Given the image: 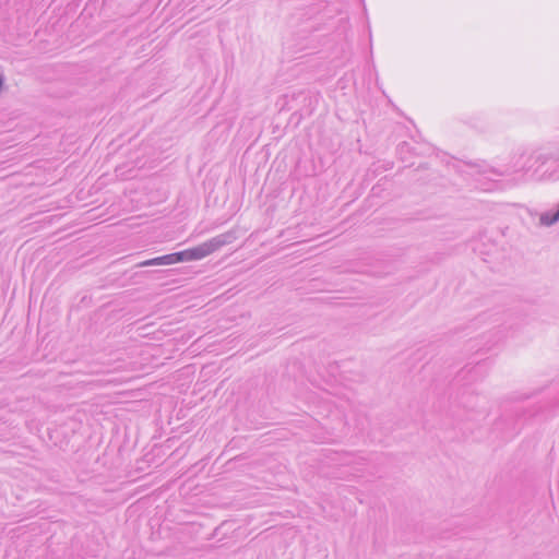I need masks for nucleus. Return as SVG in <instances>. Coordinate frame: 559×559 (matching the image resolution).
<instances>
[{
	"label": "nucleus",
	"mask_w": 559,
	"mask_h": 559,
	"mask_svg": "<svg viewBox=\"0 0 559 559\" xmlns=\"http://www.w3.org/2000/svg\"><path fill=\"white\" fill-rule=\"evenodd\" d=\"M559 222V204L556 210H550L539 215V224L550 227Z\"/></svg>",
	"instance_id": "nucleus-3"
},
{
	"label": "nucleus",
	"mask_w": 559,
	"mask_h": 559,
	"mask_svg": "<svg viewBox=\"0 0 559 559\" xmlns=\"http://www.w3.org/2000/svg\"><path fill=\"white\" fill-rule=\"evenodd\" d=\"M169 264H171V259H170L169 254H165L162 257H157L154 259L143 261L139 264V266L169 265Z\"/></svg>",
	"instance_id": "nucleus-4"
},
{
	"label": "nucleus",
	"mask_w": 559,
	"mask_h": 559,
	"mask_svg": "<svg viewBox=\"0 0 559 559\" xmlns=\"http://www.w3.org/2000/svg\"><path fill=\"white\" fill-rule=\"evenodd\" d=\"M550 159L559 160V154H543L522 152L511 157L509 166L503 170H497L485 163L473 164L477 167L479 174H493L496 176H506L511 174L534 175L543 165Z\"/></svg>",
	"instance_id": "nucleus-1"
},
{
	"label": "nucleus",
	"mask_w": 559,
	"mask_h": 559,
	"mask_svg": "<svg viewBox=\"0 0 559 559\" xmlns=\"http://www.w3.org/2000/svg\"><path fill=\"white\" fill-rule=\"evenodd\" d=\"M236 238V231L228 230L224 234L213 237L212 239L205 242H202L197 247L189 248L183 251L169 253L171 264L201 260L212 254L213 252L219 250L222 247L231 243Z\"/></svg>",
	"instance_id": "nucleus-2"
},
{
	"label": "nucleus",
	"mask_w": 559,
	"mask_h": 559,
	"mask_svg": "<svg viewBox=\"0 0 559 559\" xmlns=\"http://www.w3.org/2000/svg\"><path fill=\"white\" fill-rule=\"evenodd\" d=\"M3 83H4V78L2 74H0V91L2 90Z\"/></svg>",
	"instance_id": "nucleus-5"
}]
</instances>
